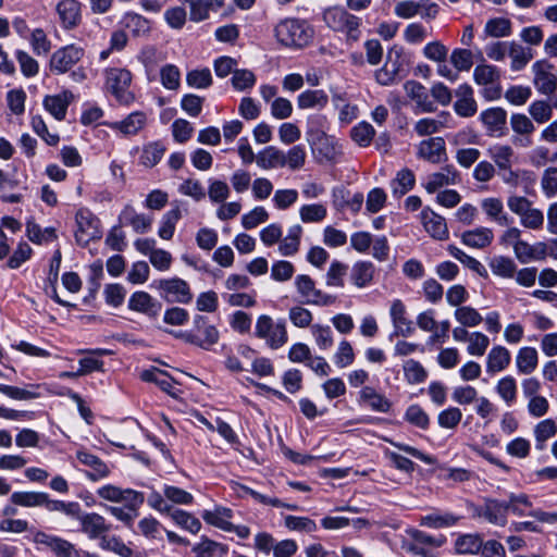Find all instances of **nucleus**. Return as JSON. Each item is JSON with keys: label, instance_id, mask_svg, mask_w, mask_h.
<instances>
[{"label": "nucleus", "instance_id": "50", "mask_svg": "<svg viewBox=\"0 0 557 557\" xmlns=\"http://www.w3.org/2000/svg\"><path fill=\"white\" fill-rule=\"evenodd\" d=\"M47 495L44 492H14L10 499L14 505L22 507H45Z\"/></svg>", "mask_w": 557, "mask_h": 557}, {"label": "nucleus", "instance_id": "53", "mask_svg": "<svg viewBox=\"0 0 557 557\" xmlns=\"http://www.w3.org/2000/svg\"><path fill=\"white\" fill-rule=\"evenodd\" d=\"M348 272V265L339 260H333L325 275V284L329 287L345 286V276Z\"/></svg>", "mask_w": 557, "mask_h": 557}, {"label": "nucleus", "instance_id": "21", "mask_svg": "<svg viewBox=\"0 0 557 557\" xmlns=\"http://www.w3.org/2000/svg\"><path fill=\"white\" fill-rule=\"evenodd\" d=\"M480 120L491 137H500L505 134L507 124V112L502 108H491L480 114Z\"/></svg>", "mask_w": 557, "mask_h": 557}, {"label": "nucleus", "instance_id": "34", "mask_svg": "<svg viewBox=\"0 0 557 557\" xmlns=\"http://www.w3.org/2000/svg\"><path fill=\"white\" fill-rule=\"evenodd\" d=\"M359 401L367 403L375 412L386 413L391 410L392 403L372 386H363L359 392Z\"/></svg>", "mask_w": 557, "mask_h": 557}, {"label": "nucleus", "instance_id": "30", "mask_svg": "<svg viewBox=\"0 0 557 557\" xmlns=\"http://www.w3.org/2000/svg\"><path fill=\"white\" fill-rule=\"evenodd\" d=\"M202 519L215 528L226 532L234 530V524L230 521L233 517V511L226 507H215L213 510H203L201 512Z\"/></svg>", "mask_w": 557, "mask_h": 557}, {"label": "nucleus", "instance_id": "63", "mask_svg": "<svg viewBox=\"0 0 557 557\" xmlns=\"http://www.w3.org/2000/svg\"><path fill=\"white\" fill-rule=\"evenodd\" d=\"M455 319L465 327L479 325L483 318L479 311L470 306H461L455 310Z\"/></svg>", "mask_w": 557, "mask_h": 557}, {"label": "nucleus", "instance_id": "3", "mask_svg": "<svg viewBox=\"0 0 557 557\" xmlns=\"http://www.w3.org/2000/svg\"><path fill=\"white\" fill-rule=\"evenodd\" d=\"M255 335L264 339L271 349H278L288 341L285 320L274 321L268 314H261L256 322Z\"/></svg>", "mask_w": 557, "mask_h": 557}, {"label": "nucleus", "instance_id": "8", "mask_svg": "<svg viewBox=\"0 0 557 557\" xmlns=\"http://www.w3.org/2000/svg\"><path fill=\"white\" fill-rule=\"evenodd\" d=\"M323 21L331 30L346 34L359 30L361 25L360 17L339 7L326 9L323 13Z\"/></svg>", "mask_w": 557, "mask_h": 557}, {"label": "nucleus", "instance_id": "5", "mask_svg": "<svg viewBox=\"0 0 557 557\" xmlns=\"http://www.w3.org/2000/svg\"><path fill=\"white\" fill-rule=\"evenodd\" d=\"M75 240L86 247L91 240L101 237L100 220L87 208H81L75 214Z\"/></svg>", "mask_w": 557, "mask_h": 557}, {"label": "nucleus", "instance_id": "35", "mask_svg": "<svg viewBox=\"0 0 557 557\" xmlns=\"http://www.w3.org/2000/svg\"><path fill=\"white\" fill-rule=\"evenodd\" d=\"M454 548L458 555H476L482 548V537L476 533L459 534L455 540Z\"/></svg>", "mask_w": 557, "mask_h": 557}, {"label": "nucleus", "instance_id": "15", "mask_svg": "<svg viewBox=\"0 0 557 557\" xmlns=\"http://www.w3.org/2000/svg\"><path fill=\"white\" fill-rule=\"evenodd\" d=\"M81 523V530L90 540L101 539L111 530V524L107 523L103 516L97 512H82L76 517Z\"/></svg>", "mask_w": 557, "mask_h": 557}, {"label": "nucleus", "instance_id": "4", "mask_svg": "<svg viewBox=\"0 0 557 557\" xmlns=\"http://www.w3.org/2000/svg\"><path fill=\"white\" fill-rule=\"evenodd\" d=\"M158 290L160 297L171 304H189L193 299V293L189 284L180 277L161 278L151 284Z\"/></svg>", "mask_w": 557, "mask_h": 557}, {"label": "nucleus", "instance_id": "45", "mask_svg": "<svg viewBox=\"0 0 557 557\" xmlns=\"http://www.w3.org/2000/svg\"><path fill=\"white\" fill-rule=\"evenodd\" d=\"M313 32L311 25L301 18L289 17L281 21L276 27V35H307Z\"/></svg>", "mask_w": 557, "mask_h": 557}, {"label": "nucleus", "instance_id": "29", "mask_svg": "<svg viewBox=\"0 0 557 557\" xmlns=\"http://www.w3.org/2000/svg\"><path fill=\"white\" fill-rule=\"evenodd\" d=\"M57 12L65 29H72L81 22V3L77 0H61Z\"/></svg>", "mask_w": 557, "mask_h": 557}, {"label": "nucleus", "instance_id": "31", "mask_svg": "<svg viewBox=\"0 0 557 557\" xmlns=\"http://www.w3.org/2000/svg\"><path fill=\"white\" fill-rule=\"evenodd\" d=\"M405 90L408 97L416 101L423 112H434L436 110L434 102L430 99L426 88L421 83L408 81L405 84Z\"/></svg>", "mask_w": 557, "mask_h": 557}, {"label": "nucleus", "instance_id": "12", "mask_svg": "<svg viewBox=\"0 0 557 557\" xmlns=\"http://www.w3.org/2000/svg\"><path fill=\"white\" fill-rule=\"evenodd\" d=\"M462 516L453 511L442 510L440 508H431L425 515L418 517L417 521L420 527L429 529H448L457 525Z\"/></svg>", "mask_w": 557, "mask_h": 557}, {"label": "nucleus", "instance_id": "42", "mask_svg": "<svg viewBox=\"0 0 557 557\" xmlns=\"http://www.w3.org/2000/svg\"><path fill=\"white\" fill-rule=\"evenodd\" d=\"M329 102L326 92L322 89H308L297 97V106L299 109L324 108Z\"/></svg>", "mask_w": 557, "mask_h": 557}, {"label": "nucleus", "instance_id": "59", "mask_svg": "<svg viewBox=\"0 0 557 557\" xmlns=\"http://www.w3.org/2000/svg\"><path fill=\"white\" fill-rule=\"evenodd\" d=\"M496 393L508 405L517 400V382L513 376L507 375L500 379L496 385Z\"/></svg>", "mask_w": 557, "mask_h": 557}, {"label": "nucleus", "instance_id": "17", "mask_svg": "<svg viewBox=\"0 0 557 557\" xmlns=\"http://www.w3.org/2000/svg\"><path fill=\"white\" fill-rule=\"evenodd\" d=\"M456 101L454 111L461 117H471L478 111V103L474 99L473 88L465 83L459 85L455 90Z\"/></svg>", "mask_w": 557, "mask_h": 557}, {"label": "nucleus", "instance_id": "49", "mask_svg": "<svg viewBox=\"0 0 557 557\" xmlns=\"http://www.w3.org/2000/svg\"><path fill=\"white\" fill-rule=\"evenodd\" d=\"M374 127L367 121H361L350 129L351 140L361 148L369 147L375 136Z\"/></svg>", "mask_w": 557, "mask_h": 557}, {"label": "nucleus", "instance_id": "23", "mask_svg": "<svg viewBox=\"0 0 557 557\" xmlns=\"http://www.w3.org/2000/svg\"><path fill=\"white\" fill-rule=\"evenodd\" d=\"M421 221L424 230L431 237L437 240H445L448 238L449 232L445 218L434 212L429 207L421 211Z\"/></svg>", "mask_w": 557, "mask_h": 557}, {"label": "nucleus", "instance_id": "22", "mask_svg": "<svg viewBox=\"0 0 557 557\" xmlns=\"http://www.w3.org/2000/svg\"><path fill=\"white\" fill-rule=\"evenodd\" d=\"M76 458L81 463L90 469L85 472L86 478L90 481L97 482L109 476V467L98 456L87 450H77Z\"/></svg>", "mask_w": 557, "mask_h": 557}, {"label": "nucleus", "instance_id": "28", "mask_svg": "<svg viewBox=\"0 0 557 557\" xmlns=\"http://www.w3.org/2000/svg\"><path fill=\"white\" fill-rule=\"evenodd\" d=\"M78 354L87 355L78 360L79 373L86 375L95 371L102 372L103 361L99 357L112 355V350L106 348L79 349Z\"/></svg>", "mask_w": 557, "mask_h": 557}, {"label": "nucleus", "instance_id": "41", "mask_svg": "<svg viewBox=\"0 0 557 557\" xmlns=\"http://www.w3.org/2000/svg\"><path fill=\"white\" fill-rule=\"evenodd\" d=\"M511 360L509 350L504 346L493 347L486 360V370L490 373L500 372L505 370Z\"/></svg>", "mask_w": 557, "mask_h": 557}, {"label": "nucleus", "instance_id": "2", "mask_svg": "<svg viewBox=\"0 0 557 557\" xmlns=\"http://www.w3.org/2000/svg\"><path fill=\"white\" fill-rule=\"evenodd\" d=\"M175 336L182 338L188 344L199 346L203 349H210L219 341V331L209 323L208 318L197 314L194 318V329L190 331H180Z\"/></svg>", "mask_w": 557, "mask_h": 557}, {"label": "nucleus", "instance_id": "44", "mask_svg": "<svg viewBox=\"0 0 557 557\" xmlns=\"http://www.w3.org/2000/svg\"><path fill=\"white\" fill-rule=\"evenodd\" d=\"M302 227L299 224L288 228L287 235L280 242L278 251L282 256L289 257L298 252Z\"/></svg>", "mask_w": 557, "mask_h": 557}, {"label": "nucleus", "instance_id": "11", "mask_svg": "<svg viewBox=\"0 0 557 557\" xmlns=\"http://www.w3.org/2000/svg\"><path fill=\"white\" fill-rule=\"evenodd\" d=\"M139 377L147 383L156 384L162 392L174 399L180 398L182 389L178 383L164 370L157 367H150L140 372Z\"/></svg>", "mask_w": 557, "mask_h": 557}, {"label": "nucleus", "instance_id": "61", "mask_svg": "<svg viewBox=\"0 0 557 557\" xmlns=\"http://www.w3.org/2000/svg\"><path fill=\"white\" fill-rule=\"evenodd\" d=\"M509 55L511 58V69L513 71H520L533 58L530 47H523L513 42L509 46Z\"/></svg>", "mask_w": 557, "mask_h": 557}, {"label": "nucleus", "instance_id": "40", "mask_svg": "<svg viewBox=\"0 0 557 557\" xmlns=\"http://www.w3.org/2000/svg\"><path fill=\"white\" fill-rule=\"evenodd\" d=\"M499 175L505 184L517 187L520 184H524V191L529 193V186H532L535 182L534 173L527 170L513 171L511 168L508 170L499 171Z\"/></svg>", "mask_w": 557, "mask_h": 557}, {"label": "nucleus", "instance_id": "25", "mask_svg": "<svg viewBox=\"0 0 557 557\" xmlns=\"http://www.w3.org/2000/svg\"><path fill=\"white\" fill-rule=\"evenodd\" d=\"M460 181V174L451 164L442 168L440 172L430 174L423 184L429 194L435 193L443 186L456 185Z\"/></svg>", "mask_w": 557, "mask_h": 557}, {"label": "nucleus", "instance_id": "20", "mask_svg": "<svg viewBox=\"0 0 557 557\" xmlns=\"http://www.w3.org/2000/svg\"><path fill=\"white\" fill-rule=\"evenodd\" d=\"M36 542L50 548L55 557H78V549L74 544L57 535L39 532Z\"/></svg>", "mask_w": 557, "mask_h": 557}, {"label": "nucleus", "instance_id": "37", "mask_svg": "<svg viewBox=\"0 0 557 557\" xmlns=\"http://www.w3.org/2000/svg\"><path fill=\"white\" fill-rule=\"evenodd\" d=\"M482 209L486 215L500 226H508L512 219L504 211V206L498 198H486L482 201Z\"/></svg>", "mask_w": 557, "mask_h": 557}, {"label": "nucleus", "instance_id": "55", "mask_svg": "<svg viewBox=\"0 0 557 557\" xmlns=\"http://www.w3.org/2000/svg\"><path fill=\"white\" fill-rule=\"evenodd\" d=\"M490 268L493 274L505 278L513 277L517 271V265L513 260L505 256H496L492 258L490 261Z\"/></svg>", "mask_w": 557, "mask_h": 557}, {"label": "nucleus", "instance_id": "52", "mask_svg": "<svg viewBox=\"0 0 557 557\" xmlns=\"http://www.w3.org/2000/svg\"><path fill=\"white\" fill-rule=\"evenodd\" d=\"M182 213L178 207L165 212L160 221L158 235L165 240L173 237L177 222L181 220Z\"/></svg>", "mask_w": 557, "mask_h": 557}, {"label": "nucleus", "instance_id": "46", "mask_svg": "<svg viewBox=\"0 0 557 557\" xmlns=\"http://www.w3.org/2000/svg\"><path fill=\"white\" fill-rule=\"evenodd\" d=\"M193 552L197 557H223L227 554L228 547L227 545L212 541L207 536H201L200 543L193 547Z\"/></svg>", "mask_w": 557, "mask_h": 557}, {"label": "nucleus", "instance_id": "24", "mask_svg": "<svg viewBox=\"0 0 557 557\" xmlns=\"http://www.w3.org/2000/svg\"><path fill=\"white\" fill-rule=\"evenodd\" d=\"M147 124V114L144 111H134L122 121L109 123L108 126L124 136L137 135Z\"/></svg>", "mask_w": 557, "mask_h": 557}, {"label": "nucleus", "instance_id": "32", "mask_svg": "<svg viewBox=\"0 0 557 557\" xmlns=\"http://www.w3.org/2000/svg\"><path fill=\"white\" fill-rule=\"evenodd\" d=\"M375 267L371 261L360 260L350 270V281L358 288L369 286L374 277Z\"/></svg>", "mask_w": 557, "mask_h": 557}, {"label": "nucleus", "instance_id": "9", "mask_svg": "<svg viewBox=\"0 0 557 557\" xmlns=\"http://www.w3.org/2000/svg\"><path fill=\"white\" fill-rule=\"evenodd\" d=\"M473 507V517L483 518L488 523L505 527L508 522L506 500L486 497L481 506Z\"/></svg>", "mask_w": 557, "mask_h": 557}, {"label": "nucleus", "instance_id": "51", "mask_svg": "<svg viewBox=\"0 0 557 557\" xmlns=\"http://www.w3.org/2000/svg\"><path fill=\"white\" fill-rule=\"evenodd\" d=\"M507 513L523 517L529 516V511L532 509V503L529 496L524 493L515 494L510 493L506 500Z\"/></svg>", "mask_w": 557, "mask_h": 557}, {"label": "nucleus", "instance_id": "14", "mask_svg": "<svg viewBox=\"0 0 557 557\" xmlns=\"http://www.w3.org/2000/svg\"><path fill=\"white\" fill-rule=\"evenodd\" d=\"M327 117L323 114H311L307 119L306 139L312 148H320L329 143L326 132Z\"/></svg>", "mask_w": 557, "mask_h": 557}, {"label": "nucleus", "instance_id": "10", "mask_svg": "<svg viewBox=\"0 0 557 557\" xmlns=\"http://www.w3.org/2000/svg\"><path fill=\"white\" fill-rule=\"evenodd\" d=\"M534 74L533 85L537 92L547 97L555 96L557 91V76L553 73V65L546 61H536L532 65Z\"/></svg>", "mask_w": 557, "mask_h": 557}, {"label": "nucleus", "instance_id": "1", "mask_svg": "<svg viewBox=\"0 0 557 557\" xmlns=\"http://www.w3.org/2000/svg\"><path fill=\"white\" fill-rule=\"evenodd\" d=\"M104 88L119 104L129 107L135 101V95L129 90L132 73L126 69L109 67L104 70Z\"/></svg>", "mask_w": 557, "mask_h": 557}, {"label": "nucleus", "instance_id": "7", "mask_svg": "<svg viewBox=\"0 0 557 557\" xmlns=\"http://www.w3.org/2000/svg\"><path fill=\"white\" fill-rule=\"evenodd\" d=\"M96 494L99 498L111 502L122 503L127 505L131 509H139L145 503V495L143 492L133 488H122L113 484H106L100 486Z\"/></svg>", "mask_w": 557, "mask_h": 557}, {"label": "nucleus", "instance_id": "18", "mask_svg": "<svg viewBox=\"0 0 557 557\" xmlns=\"http://www.w3.org/2000/svg\"><path fill=\"white\" fill-rule=\"evenodd\" d=\"M417 156L430 163L437 164L446 160V144L443 137H431L418 146Z\"/></svg>", "mask_w": 557, "mask_h": 557}, {"label": "nucleus", "instance_id": "58", "mask_svg": "<svg viewBox=\"0 0 557 557\" xmlns=\"http://www.w3.org/2000/svg\"><path fill=\"white\" fill-rule=\"evenodd\" d=\"M284 525L290 530L301 533H313L318 530V525L314 520L309 517H298V516H285Z\"/></svg>", "mask_w": 557, "mask_h": 557}, {"label": "nucleus", "instance_id": "13", "mask_svg": "<svg viewBox=\"0 0 557 557\" xmlns=\"http://www.w3.org/2000/svg\"><path fill=\"white\" fill-rule=\"evenodd\" d=\"M389 317L394 327V332L391 334V337L394 335L408 337L416 331L413 322L407 317V308L403 300H392Z\"/></svg>", "mask_w": 557, "mask_h": 557}, {"label": "nucleus", "instance_id": "39", "mask_svg": "<svg viewBox=\"0 0 557 557\" xmlns=\"http://www.w3.org/2000/svg\"><path fill=\"white\" fill-rule=\"evenodd\" d=\"M257 165L262 170L284 166V151L275 146H268L256 158Z\"/></svg>", "mask_w": 557, "mask_h": 557}, {"label": "nucleus", "instance_id": "26", "mask_svg": "<svg viewBox=\"0 0 557 557\" xmlns=\"http://www.w3.org/2000/svg\"><path fill=\"white\" fill-rule=\"evenodd\" d=\"M74 95L70 90H63L58 95H48L44 98L42 106L55 120L65 119L67 108L73 101Z\"/></svg>", "mask_w": 557, "mask_h": 557}, {"label": "nucleus", "instance_id": "57", "mask_svg": "<svg viewBox=\"0 0 557 557\" xmlns=\"http://www.w3.org/2000/svg\"><path fill=\"white\" fill-rule=\"evenodd\" d=\"M125 30L133 35H145L151 32L150 22L141 15L128 13L123 18Z\"/></svg>", "mask_w": 557, "mask_h": 557}, {"label": "nucleus", "instance_id": "16", "mask_svg": "<svg viewBox=\"0 0 557 557\" xmlns=\"http://www.w3.org/2000/svg\"><path fill=\"white\" fill-rule=\"evenodd\" d=\"M83 54V49L73 45L57 50L50 60L51 71L58 74L70 71L82 59Z\"/></svg>", "mask_w": 557, "mask_h": 557}, {"label": "nucleus", "instance_id": "64", "mask_svg": "<svg viewBox=\"0 0 557 557\" xmlns=\"http://www.w3.org/2000/svg\"><path fill=\"white\" fill-rule=\"evenodd\" d=\"M462 412L458 407L449 406L437 416V423L442 429L454 430L461 422Z\"/></svg>", "mask_w": 557, "mask_h": 557}, {"label": "nucleus", "instance_id": "62", "mask_svg": "<svg viewBox=\"0 0 557 557\" xmlns=\"http://www.w3.org/2000/svg\"><path fill=\"white\" fill-rule=\"evenodd\" d=\"M327 210L322 203L304 205L299 209V215L304 223H318L326 218Z\"/></svg>", "mask_w": 557, "mask_h": 557}, {"label": "nucleus", "instance_id": "6", "mask_svg": "<svg viewBox=\"0 0 557 557\" xmlns=\"http://www.w3.org/2000/svg\"><path fill=\"white\" fill-rule=\"evenodd\" d=\"M295 287L302 298V302L314 306H332L336 302L335 295L326 294L315 287V282L307 274H299L295 277Z\"/></svg>", "mask_w": 557, "mask_h": 557}, {"label": "nucleus", "instance_id": "27", "mask_svg": "<svg viewBox=\"0 0 557 557\" xmlns=\"http://www.w3.org/2000/svg\"><path fill=\"white\" fill-rule=\"evenodd\" d=\"M189 8V18L191 22H202L208 20L210 11H218L224 7L225 0H180Z\"/></svg>", "mask_w": 557, "mask_h": 557}, {"label": "nucleus", "instance_id": "48", "mask_svg": "<svg viewBox=\"0 0 557 557\" xmlns=\"http://www.w3.org/2000/svg\"><path fill=\"white\" fill-rule=\"evenodd\" d=\"M168 516L176 525L193 534H197L201 529L200 520L188 511L172 508Z\"/></svg>", "mask_w": 557, "mask_h": 557}, {"label": "nucleus", "instance_id": "60", "mask_svg": "<svg viewBox=\"0 0 557 557\" xmlns=\"http://www.w3.org/2000/svg\"><path fill=\"white\" fill-rule=\"evenodd\" d=\"M404 419L408 423H410L421 430H428L430 426L429 414L425 412V410L420 405H417V404L410 405L406 409Z\"/></svg>", "mask_w": 557, "mask_h": 557}, {"label": "nucleus", "instance_id": "36", "mask_svg": "<svg viewBox=\"0 0 557 557\" xmlns=\"http://www.w3.org/2000/svg\"><path fill=\"white\" fill-rule=\"evenodd\" d=\"M414 184V173L408 168L401 169L397 172L395 178L391 181L392 194L395 198H400L410 191Z\"/></svg>", "mask_w": 557, "mask_h": 557}, {"label": "nucleus", "instance_id": "33", "mask_svg": "<svg viewBox=\"0 0 557 557\" xmlns=\"http://www.w3.org/2000/svg\"><path fill=\"white\" fill-rule=\"evenodd\" d=\"M493 231L483 226L466 231L461 235V242L463 245L478 249L490 246L493 242Z\"/></svg>", "mask_w": 557, "mask_h": 557}, {"label": "nucleus", "instance_id": "19", "mask_svg": "<svg viewBox=\"0 0 557 557\" xmlns=\"http://www.w3.org/2000/svg\"><path fill=\"white\" fill-rule=\"evenodd\" d=\"M127 306L129 310L140 312L149 318H157L162 309L160 301L143 290L132 294Z\"/></svg>", "mask_w": 557, "mask_h": 557}, {"label": "nucleus", "instance_id": "54", "mask_svg": "<svg viewBox=\"0 0 557 557\" xmlns=\"http://www.w3.org/2000/svg\"><path fill=\"white\" fill-rule=\"evenodd\" d=\"M404 376L408 384L414 385L423 383L428 379V372L424 367L414 359H408L404 366Z\"/></svg>", "mask_w": 557, "mask_h": 557}, {"label": "nucleus", "instance_id": "43", "mask_svg": "<svg viewBox=\"0 0 557 557\" xmlns=\"http://www.w3.org/2000/svg\"><path fill=\"white\" fill-rule=\"evenodd\" d=\"M539 355L534 347H522L516 356V366L520 374H531L537 367Z\"/></svg>", "mask_w": 557, "mask_h": 557}, {"label": "nucleus", "instance_id": "56", "mask_svg": "<svg viewBox=\"0 0 557 557\" xmlns=\"http://www.w3.org/2000/svg\"><path fill=\"white\" fill-rule=\"evenodd\" d=\"M212 82L211 71L208 67L195 69L186 74V83L190 88L207 89Z\"/></svg>", "mask_w": 557, "mask_h": 557}, {"label": "nucleus", "instance_id": "38", "mask_svg": "<svg viewBox=\"0 0 557 557\" xmlns=\"http://www.w3.org/2000/svg\"><path fill=\"white\" fill-rule=\"evenodd\" d=\"M165 151L166 146L162 141H150L144 145L139 157V163L146 168H153L161 161Z\"/></svg>", "mask_w": 557, "mask_h": 557}, {"label": "nucleus", "instance_id": "47", "mask_svg": "<svg viewBox=\"0 0 557 557\" xmlns=\"http://www.w3.org/2000/svg\"><path fill=\"white\" fill-rule=\"evenodd\" d=\"M487 152L499 171L511 168L515 151L510 146L497 144L490 147Z\"/></svg>", "mask_w": 557, "mask_h": 557}]
</instances>
